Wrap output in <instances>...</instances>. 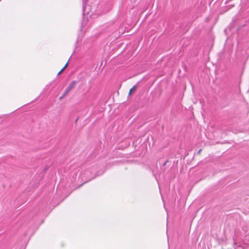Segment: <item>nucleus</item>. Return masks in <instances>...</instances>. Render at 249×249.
Instances as JSON below:
<instances>
[{"label": "nucleus", "instance_id": "1", "mask_svg": "<svg viewBox=\"0 0 249 249\" xmlns=\"http://www.w3.org/2000/svg\"><path fill=\"white\" fill-rule=\"evenodd\" d=\"M76 84V82L75 81H72L70 84V85L68 86V87H67V88L65 90V91L63 93L62 96H61L60 98V99H61L62 98V97L65 96L70 92V91L71 89L74 88L75 87V86Z\"/></svg>", "mask_w": 249, "mask_h": 249}, {"label": "nucleus", "instance_id": "4", "mask_svg": "<svg viewBox=\"0 0 249 249\" xmlns=\"http://www.w3.org/2000/svg\"><path fill=\"white\" fill-rule=\"evenodd\" d=\"M201 151H202V149H199L197 152L198 154H200L201 153Z\"/></svg>", "mask_w": 249, "mask_h": 249}, {"label": "nucleus", "instance_id": "5", "mask_svg": "<svg viewBox=\"0 0 249 249\" xmlns=\"http://www.w3.org/2000/svg\"><path fill=\"white\" fill-rule=\"evenodd\" d=\"M61 73V72H60V71L58 72V73H57V75H59Z\"/></svg>", "mask_w": 249, "mask_h": 249}, {"label": "nucleus", "instance_id": "2", "mask_svg": "<svg viewBox=\"0 0 249 249\" xmlns=\"http://www.w3.org/2000/svg\"><path fill=\"white\" fill-rule=\"evenodd\" d=\"M137 89V87L136 86H133V87L129 90L128 94L130 95L131 94L134 93L136 91Z\"/></svg>", "mask_w": 249, "mask_h": 249}, {"label": "nucleus", "instance_id": "3", "mask_svg": "<svg viewBox=\"0 0 249 249\" xmlns=\"http://www.w3.org/2000/svg\"><path fill=\"white\" fill-rule=\"evenodd\" d=\"M68 61L66 63L65 65L64 66V67L60 71V72L61 73L68 66Z\"/></svg>", "mask_w": 249, "mask_h": 249}]
</instances>
